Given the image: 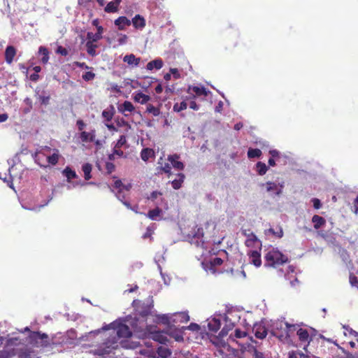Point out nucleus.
<instances>
[{"label":"nucleus","instance_id":"f257e3e1","mask_svg":"<svg viewBox=\"0 0 358 358\" xmlns=\"http://www.w3.org/2000/svg\"><path fill=\"white\" fill-rule=\"evenodd\" d=\"M132 305L135 310L134 316L128 315L124 318L118 319L109 324L103 326L101 329L102 330L110 331L108 333V338L97 348L90 350L89 353L86 352L83 358H89L88 357L90 355L103 357L106 355L113 353L120 344L119 340L122 338H129L134 333L131 324L127 322L129 317L138 326H140L141 322L143 321L147 324V317L154 314V312L152 311L153 306L141 303L138 300H134Z\"/></svg>","mask_w":358,"mask_h":358},{"label":"nucleus","instance_id":"f03ea898","mask_svg":"<svg viewBox=\"0 0 358 358\" xmlns=\"http://www.w3.org/2000/svg\"><path fill=\"white\" fill-rule=\"evenodd\" d=\"M127 322L131 324L134 334L139 338H149L161 343L168 341L167 330L166 331H157L156 327L148 325L144 321L141 322L140 326H138L130 317L128 318Z\"/></svg>","mask_w":358,"mask_h":358},{"label":"nucleus","instance_id":"7ed1b4c3","mask_svg":"<svg viewBox=\"0 0 358 358\" xmlns=\"http://www.w3.org/2000/svg\"><path fill=\"white\" fill-rule=\"evenodd\" d=\"M153 315L155 317L154 320L155 322L159 324H163L167 326V333L169 335L173 338L176 341H179V331L177 328H173L174 324L177 322V320L174 318L176 316V313L173 314H156Z\"/></svg>","mask_w":358,"mask_h":358},{"label":"nucleus","instance_id":"20e7f679","mask_svg":"<svg viewBox=\"0 0 358 358\" xmlns=\"http://www.w3.org/2000/svg\"><path fill=\"white\" fill-rule=\"evenodd\" d=\"M265 266L277 267L288 262V258L279 250L273 248L264 256Z\"/></svg>","mask_w":358,"mask_h":358},{"label":"nucleus","instance_id":"39448f33","mask_svg":"<svg viewBox=\"0 0 358 358\" xmlns=\"http://www.w3.org/2000/svg\"><path fill=\"white\" fill-rule=\"evenodd\" d=\"M168 162H165L163 157H160L158 160V164L159 165L157 168L158 173L164 172L168 175L170 178L171 176V168L176 169H179V156L176 154L170 155L167 158Z\"/></svg>","mask_w":358,"mask_h":358},{"label":"nucleus","instance_id":"423d86ee","mask_svg":"<svg viewBox=\"0 0 358 358\" xmlns=\"http://www.w3.org/2000/svg\"><path fill=\"white\" fill-rule=\"evenodd\" d=\"M296 330L295 324H290L288 322L276 324V329H273V336L280 341H284L290 337V333Z\"/></svg>","mask_w":358,"mask_h":358},{"label":"nucleus","instance_id":"0eeeda50","mask_svg":"<svg viewBox=\"0 0 358 358\" xmlns=\"http://www.w3.org/2000/svg\"><path fill=\"white\" fill-rule=\"evenodd\" d=\"M226 324L224 327L222 329L217 336H213V338H211V342L215 346L220 347L224 346L225 343L223 341V338L228 334L229 331L232 330L234 327V324L231 321H229L228 317H225Z\"/></svg>","mask_w":358,"mask_h":358},{"label":"nucleus","instance_id":"6e6552de","mask_svg":"<svg viewBox=\"0 0 358 358\" xmlns=\"http://www.w3.org/2000/svg\"><path fill=\"white\" fill-rule=\"evenodd\" d=\"M206 228L208 225H204ZM196 229L192 231V237L190 238V243L194 244L196 247H203L206 238L205 237L203 225H196Z\"/></svg>","mask_w":358,"mask_h":358},{"label":"nucleus","instance_id":"1a4fd4ad","mask_svg":"<svg viewBox=\"0 0 358 358\" xmlns=\"http://www.w3.org/2000/svg\"><path fill=\"white\" fill-rule=\"evenodd\" d=\"M242 234L246 237L245 244L248 248H257L261 250L262 242L250 229H242Z\"/></svg>","mask_w":358,"mask_h":358},{"label":"nucleus","instance_id":"9d476101","mask_svg":"<svg viewBox=\"0 0 358 358\" xmlns=\"http://www.w3.org/2000/svg\"><path fill=\"white\" fill-rule=\"evenodd\" d=\"M30 340L31 343L37 348L46 347L50 344L48 335L39 332L31 333Z\"/></svg>","mask_w":358,"mask_h":358},{"label":"nucleus","instance_id":"9b49d317","mask_svg":"<svg viewBox=\"0 0 358 358\" xmlns=\"http://www.w3.org/2000/svg\"><path fill=\"white\" fill-rule=\"evenodd\" d=\"M201 330V327L196 323H191L189 326L180 327V341H183L185 338L187 340L190 339V336H186L187 331H190L193 334L192 337H196Z\"/></svg>","mask_w":358,"mask_h":358},{"label":"nucleus","instance_id":"f8f14e48","mask_svg":"<svg viewBox=\"0 0 358 358\" xmlns=\"http://www.w3.org/2000/svg\"><path fill=\"white\" fill-rule=\"evenodd\" d=\"M187 93L188 96L194 99L200 96L206 97L210 94V91L207 90L203 86H189Z\"/></svg>","mask_w":358,"mask_h":358},{"label":"nucleus","instance_id":"ddd939ff","mask_svg":"<svg viewBox=\"0 0 358 358\" xmlns=\"http://www.w3.org/2000/svg\"><path fill=\"white\" fill-rule=\"evenodd\" d=\"M207 322H208V324H207V327H208L207 335L210 334V340L211 341V338H213V336H215L213 334L217 333V331L220 329L221 322L219 319H217L215 317L208 319L207 320Z\"/></svg>","mask_w":358,"mask_h":358},{"label":"nucleus","instance_id":"4468645a","mask_svg":"<svg viewBox=\"0 0 358 358\" xmlns=\"http://www.w3.org/2000/svg\"><path fill=\"white\" fill-rule=\"evenodd\" d=\"M265 234L268 237L280 238L283 236V231L280 225H272L271 227L265 231Z\"/></svg>","mask_w":358,"mask_h":358},{"label":"nucleus","instance_id":"2eb2a0df","mask_svg":"<svg viewBox=\"0 0 358 358\" xmlns=\"http://www.w3.org/2000/svg\"><path fill=\"white\" fill-rule=\"evenodd\" d=\"M252 331L255 336L259 339L264 338L267 335V329L264 324L256 323L252 327Z\"/></svg>","mask_w":358,"mask_h":358},{"label":"nucleus","instance_id":"dca6fc26","mask_svg":"<svg viewBox=\"0 0 358 358\" xmlns=\"http://www.w3.org/2000/svg\"><path fill=\"white\" fill-rule=\"evenodd\" d=\"M248 255L250 263L253 264L257 267H259L262 265L261 254L259 251L251 250L248 252Z\"/></svg>","mask_w":358,"mask_h":358},{"label":"nucleus","instance_id":"f3484780","mask_svg":"<svg viewBox=\"0 0 358 358\" xmlns=\"http://www.w3.org/2000/svg\"><path fill=\"white\" fill-rule=\"evenodd\" d=\"M17 53L16 48L13 45H8L5 50V61L8 64L13 63Z\"/></svg>","mask_w":358,"mask_h":358},{"label":"nucleus","instance_id":"a211bd4d","mask_svg":"<svg viewBox=\"0 0 358 358\" xmlns=\"http://www.w3.org/2000/svg\"><path fill=\"white\" fill-rule=\"evenodd\" d=\"M131 22L132 23L134 27L136 29L142 30L146 26V22H145V18L139 14L136 15L132 18V20Z\"/></svg>","mask_w":358,"mask_h":358},{"label":"nucleus","instance_id":"6ab92c4d","mask_svg":"<svg viewBox=\"0 0 358 358\" xmlns=\"http://www.w3.org/2000/svg\"><path fill=\"white\" fill-rule=\"evenodd\" d=\"M139 356L138 358H156V352L153 348H139L138 351Z\"/></svg>","mask_w":358,"mask_h":358},{"label":"nucleus","instance_id":"aec40b11","mask_svg":"<svg viewBox=\"0 0 358 358\" xmlns=\"http://www.w3.org/2000/svg\"><path fill=\"white\" fill-rule=\"evenodd\" d=\"M43 150L44 151H47V152H50L51 151V148L48 146H45L43 148H42L41 150H38L37 151L36 153H35V157H34V159H35V162L40 166H43V167H46L47 165H44L41 163V161L43 159V157H45V154L43 152Z\"/></svg>","mask_w":358,"mask_h":358},{"label":"nucleus","instance_id":"412c9836","mask_svg":"<svg viewBox=\"0 0 358 358\" xmlns=\"http://www.w3.org/2000/svg\"><path fill=\"white\" fill-rule=\"evenodd\" d=\"M103 31V28L101 26H98L96 33L94 34L92 32H87V39L94 42H97L98 41L102 38Z\"/></svg>","mask_w":358,"mask_h":358},{"label":"nucleus","instance_id":"4be33fe9","mask_svg":"<svg viewBox=\"0 0 358 358\" xmlns=\"http://www.w3.org/2000/svg\"><path fill=\"white\" fill-rule=\"evenodd\" d=\"M265 185L266 186L267 192H275L276 195H280L282 193L283 184H276L273 182H267Z\"/></svg>","mask_w":358,"mask_h":358},{"label":"nucleus","instance_id":"5701e85b","mask_svg":"<svg viewBox=\"0 0 358 358\" xmlns=\"http://www.w3.org/2000/svg\"><path fill=\"white\" fill-rule=\"evenodd\" d=\"M114 23L119 30H124L125 27L129 26L131 22L127 17L120 16L115 20Z\"/></svg>","mask_w":358,"mask_h":358},{"label":"nucleus","instance_id":"b1692460","mask_svg":"<svg viewBox=\"0 0 358 358\" xmlns=\"http://www.w3.org/2000/svg\"><path fill=\"white\" fill-rule=\"evenodd\" d=\"M123 61L129 65L138 66L141 62V58L136 57L134 54L127 55L124 57Z\"/></svg>","mask_w":358,"mask_h":358},{"label":"nucleus","instance_id":"393cba45","mask_svg":"<svg viewBox=\"0 0 358 358\" xmlns=\"http://www.w3.org/2000/svg\"><path fill=\"white\" fill-rule=\"evenodd\" d=\"M296 334L299 337V339L301 342L303 343H310V335L307 329L300 328L297 330Z\"/></svg>","mask_w":358,"mask_h":358},{"label":"nucleus","instance_id":"a878e982","mask_svg":"<svg viewBox=\"0 0 358 358\" xmlns=\"http://www.w3.org/2000/svg\"><path fill=\"white\" fill-rule=\"evenodd\" d=\"M163 64L164 63L162 59H156L148 62L146 68L149 71H152L153 69L159 70L162 68Z\"/></svg>","mask_w":358,"mask_h":358},{"label":"nucleus","instance_id":"bb28decb","mask_svg":"<svg viewBox=\"0 0 358 358\" xmlns=\"http://www.w3.org/2000/svg\"><path fill=\"white\" fill-rule=\"evenodd\" d=\"M156 352V356H158V358H169L171 355V350L165 347V346H160L157 348Z\"/></svg>","mask_w":358,"mask_h":358},{"label":"nucleus","instance_id":"cd10ccee","mask_svg":"<svg viewBox=\"0 0 358 358\" xmlns=\"http://www.w3.org/2000/svg\"><path fill=\"white\" fill-rule=\"evenodd\" d=\"M162 193L159 191L152 192L150 195L148 197V200H151L152 201L156 202L157 206L162 205L163 199L162 198Z\"/></svg>","mask_w":358,"mask_h":358},{"label":"nucleus","instance_id":"c85d7f7f","mask_svg":"<svg viewBox=\"0 0 358 358\" xmlns=\"http://www.w3.org/2000/svg\"><path fill=\"white\" fill-rule=\"evenodd\" d=\"M135 108L131 102L125 101L122 104L118 106V110L120 113H124L125 112L131 113L134 110Z\"/></svg>","mask_w":358,"mask_h":358},{"label":"nucleus","instance_id":"c756f323","mask_svg":"<svg viewBox=\"0 0 358 358\" xmlns=\"http://www.w3.org/2000/svg\"><path fill=\"white\" fill-rule=\"evenodd\" d=\"M141 157L144 162H147L150 158L155 157V152L151 148H143L141 152Z\"/></svg>","mask_w":358,"mask_h":358},{"label":"nucleus","instance_id":"7c9ffc66","mask_svg":"<svg viewBox=\"0 0 358 358\" xmlns=\"http://www.w3.org/2000/svg\"><path fill=\"white\" fill-rule=\"evenodd\" d=\"M59 152L57 149L54 150V153L47 157V161L48 164L55 166L56 165L59 159Z\"/></svg>","mask_w":358,"mask_h":358},{"label":"nucleus","instance_id":"2f4dec72","mask_svg":"<svg viewBox=\"0 0 358 358\" xmlns=\"http://www.w3.org/2000/svg\"><path fill=\"white\" fill-rule=\"evenodd\" d=\"M150 99V96L146 95L142 92H138L134 94V100L136 102H138L141 104L146 103Z\"/></svg>","mask_w":358,"mask_h":358},{"label":"nucleus","instance_id":"473e14b6","mask_svg":"<svg viewBox=\"0 0 358 358\" xmlns=\"http://www.w3.org/2000/svg\"><path fill=\"white\" fill-rule=\"evenodd\" d=\"M13 1L19 11L25 12L28 10V0H13Z\"/></svg>","mask_w":358,"mask_h":358},{"label":"nucleus","instance_id":"72a5a7b5","mask_svg":"<svg viewBox=\"0 0 358 358\" xmlns=\"http://www.w3.org/2000/svg\"><path fill=\"white\" fill-rule=\"evenodd\" d=\"M38 53L42 55L41 62L44 64H47L49 60V51L44 46L39 47Z\"/></svg>","mask_w":358,"mask_h":358},{"label":"nucleus","instance_id":"f704fd0d","mask_svg":"<svg viewBox=\"0 0 358 358\" xmlns=\"http://www.w3.org/2000/svg\"><path fill=\"white\" fill-rule=\"evenodd\" d=\"M92 164L89 163H85L82 166V170L84 173V178L86 180H89L91 178V172H92Z\"/></svg>","mask_w":358,"mask_h":358},{"label":"nucleus","instance_id":"c9c22d12","mask_svg":"<svg viewBox=\"0 0 358 358\" xmlns=\"http://www.w3.org/2000/svg\"><path fill=\"white\" fill-rule=\"evenodd\" d=\"M94 43V41L87 40L85 45L87 53L92 57L96 55V48H97V45Z\"/></svg>","mask_w":358,"mask_h":358},{"label":"nucleus","instance_id":"e433bc0d","mask_svg":"<svg viewBox=\"0 0 358 358\" xmlns=\"http://www.w3.org/2000/svg\"><path fill=\"white\" fill-rule=\"evenodd\" d=\"M247 336V332L245 331H242L239 329H236L234 331V334H231L229 337V340L232 341H235L236 338H245Z\"/></svg>","mask_w":358,"mask_h":358},{"label":"nucleus","instance_id":"4c0bfd02","mask_svg":"<svg viewBox=\"0 0 358 358\" xmlns=\"http://www.w3.org/2000/svg\"><path fill=\"white\" fill-rule=\"evenodd\" d=\"M256 171L259 176H264L268 171V166L266 165L265 163L258 162L256 164Z\"/></svg>","mask_w":358,"mask_h":358},{"label":"nucleus","instance_id":"58836bf2","mask_svg":"<svg viewBox=\"0 0 358 358\" xmlns=\"http://www.w3.org/2000/svg\"><path fill=\"white\" fill-rule=\"evenodd\" d=\"M248 157L249 159H252V158H259L262 155V152L261 151V150L258 149V148H250L248 150Z\"/></svg>","mask_w":358,"mask_h":358},{"label":"nucleus","instance_id":"ea45409f","mask_svg":"<svg viewBox=\"0 0 358 358\" xmlns=\"http://www.w3.org/2000/svg\"><path fill=\"white\" fill-rule=\"evenodd\" d=\"M63 174L66 177L68 181H70L71 180L74 179L77 177L76 171L72 170L69 166L66 167L64 169Z\"/></svg>","mask_w":358,"mask_h":358},{"label":"nucleus","instance_id":"a19ab883","mask_svg":"<svg viewBox=\"0 0 358 358\" xmlns=\"http://www.w3.org/2000/svg\"><path fill=\"white\" fill-rule=\"evenodd\" d=\"M289 358H308L309 357L299 350H292L288 353Z\"/></svg>","mask_w":358,"mask_h":358},{"label":"nucleus","instance_id":"79ce46f5","mask_svg":"<svg viewBox=\"0 0 358 358\" xmlns=\"http://www.w3.org/2000/svg\"><path fill=\"white\" fill-rule=\"evenodd\" d=\"M117 5L115 4L114 1H112L106 5L104 8V11L108 13H116L118 10Z\"/></svg>","mask_w":358,"mask_h":358},{"label":"nucleus","instance_id":"37998d69","mask_svg":"<svg viewBox=\"0 0 358 358\" xmlns=\"http://www.w3.org/2000/svg\"><path fill=\"white\" fill-rule=\"evenodd\" d=\"M162 210L157 206L155 209L150 210L148 212V215L151 220H157V218L160 216Z\"/></svg>","mask_w":358,"mask_h":358},{"label":"nucleus","instance_id":"c03bdc74","mask_svg":"<svg viewBox=\"0 0 358 358\" xmlns=\"http://www.w3.org/2000/svg\"><path fill=\"white\" fill-rule=\"evenodd\" d=\"M222 259H221L220 257H215L210 262V269L212 270L213 273H215V270L214 269V267L220 266L222 264Z\"/></svg>","mask_w":358,"mask_h":358},{"label":"nucleus","instance_id":"a18cd8bd","mask_svg":"<svg viewBox=\"0 0 358 358\" xmlns=\"http://www.w3.org/2000/svg\"><path fill=\"white\" fill-rule=\"evenodd\" d=\"M146 111L151 113L153 116H158L160 114V110L159 108L154 106L152 104L147 106Z\"/></svg>","mask_w":358,"mask_h":358},{"label":"nucleus","instance_id":"49530a36","mask_svg":"<svg viewBox=\"0 0 358 358\" xmlns=\"http://www.w3.org/2000/svg\"><path fill=\"white\" fill-rule=\"evenodd\" d=\"M164 252H157L155 257V261L156 264L158 265V268H159V271H161V269H162L160 264L164 261Z\"/></svg>","mask_w":358,"mask_h":358},{"label":"nucleus","instance_id":"de8ad7c7","mask_svg":"<svg viewBox=\"0 0 358 358\" xmlns=\"http://www.w3.org/2000/svg\"><path fill=\"white\" fill-rule=\"evenodd\" d=\"M127 143L126 136L124 135H122L120 136V138L118 139L117 142L115 144V148H121L124 145H125Z\"/></svg>","mask_w":358,"mask_h":358},{"label":"nucleus","instance_id":"09e8293b","mask_svg":"<svg viewBox=\"0 0 358 358\" xmlns=\"http://www.w3.org/2000/svg\"><path fill=\"white\" fill-rule=\"evenodd\" d=\"M190 320L188 311H180V322H188Z\"/></svg>","mask_w":358,"mask_h":358},{"label":"nucleus","instance_id":"8fccbe9b","mask_svg":"<svg viewBox=\"0 0 358 358\" xmlns=\"http://www.w3.org/2000/svg\"><path fill=\"white\" fill-rule=\"evenodd\" d=\"M154 231H155V228L153 227V226H149L147 228L146 232L144 234H143L142 238L143 239L150 238L151 235L152 234Z\"/></svg>","mask_w":358,"mask_h":358},{"label":"nucleus","instance_id":"3c124183","mask_svg":"<svg viewBox=\"0 0 358 358\" xmlns=\"http://www.w3.org/2000/svg\"><path fill=\"white\" fill-rule=\"evenodd\" d=\"M188 98H189V101H188V107H189L190 108L194 110H197L199 109V106L196 103L195 101H194V98H192V96H188Z\"/></svg>","mask_w":358,"mask_h":358},{"label":"nucleus","instance_id":"603ef678","mask_svg":"<svg viewBox=\"0 0 358 358\" xmlns=\"http://www.w3.org/2000/svg\"><path fill=\"white\" fill-rule=\"evenodd\" d=\"M117 197L118 198V199H120V201H122V203H124V205H125L127 207L129 208L130 207V204L129 203L127 202V201H123V199H125V196L122 192V189H119L117 192Z\"/></svg>","mask_w":358,"mask_h":358},{"label":"nucleus","instance_id":"864d4df0","mask_svg":"<svg viewBox=\"0 0 358 358\" xmlns=\"http://www.w3.org/2000/svg\"><path fill=\"white\" fill-rule=\"evenodd\" d=\"M82 77H83V80H85L86 81H89V80H92L94 78L95 74L91 71H87V72L85 73Z\"/></svg>","mask_w":358,"mask_h":358},{"label":"nucleus","instance_id":"5fc2aeb1","mask_svg":"<svg viewBox=\"0 0 358 358\" xmlns=\"http://www.w3.org/2000/svg\"><path fill=\"white\" fill-rule=\"evenodd\" d=\"M312 222L313 224H324L325 220L322 217L315 215L313 217Z\"/></svg>","mask_w":358,"mask_h":358},{"label":"nucleus","instance_id":"6e6d98bb","mask_svg":"<svg viewBox=\"0 0 358 358\" xmlns=\"http://www.w3.org/2000/svg\"><path fill=\"white\" fill-rule=\"evenodd\" d=\"M56 53L59 54L62 56H66L69 54V51L66 48L62 45H59L56 50Z\"/></svg>","mask_w":358,"mask_h":358},{"label":"nucleus","instance_id":"4d7b16f0","mask_svg":"<svg viewBox=\"0 0 358 358\" xmlns=\"http://www.w3.org/2000/svg\"><path fill=\"white\" fill-rule=\"evenodd\" d=\"M101 331V329L92 331L87 334H86L85 336H82L81 339L83 340H88L90 337L94 336L97 335Z\"/></svg>","mask_w":358,"mask_h":358},{"label":"nucleus","instance_id":"13d9d810","mask_svg":"<svg viewBox=\"0 0 358 358\" xmlns=\"http://www.w3.org/2000/svg\"><path fill=\"white\" fill-rule=\"evenodd\" d=\"M90 138V136L88 135V132L83 131L80 133V138L82 142H83V143L90 142V138Z\"/></svg>","mask_w":358,"mask_h":358},{"label":"nucleus","instance_id":"bf43d9fd","mask_svg":"<svg viewBox=\"0 0 358 358\" xmlns=\"http://www.w3.org/2000/svg\"><path fill=\"white\" fill-rule=\"evenodd\" d=\"M350 283L352 286H357L358 285V278L354 274L351 273L350 275Z\"/></svg>","mask_w":358,"mask_h":358},{"label":"nucleus","instance_id":"052dcab7","mask_svg":"<svg viewBox=\"0 0 358 358\" xmlns=\"http://www.w3.org/2000/svg\"><path fill=\"white\" fill-rule=\"evenodd\" d=\"M115 166L114 164H113L111 162H107L106 164V169L108 173H111L112 172H113L115 171Z\"/></svg>","mask_w":358,"mask_h":358},{"label":"nucleus","instance_id":"680f3d73","mask_svg":"<svg viewBox=\"0 0 358 358\" xmlns=\"http://www.w3.org/2000/svg\"><path fill=\"white\" fill-rule=\"evenodd\" d=\"M189 98L187 96H185L182 101H180V111L186 109L188 107Z\"/></svg>","mask_w":358,"mask_h":358},{"label":"nucleus","instance_id":"e2e57ef3","mask_svg":"<svg viewBox=\"0 0 358 358\" xmlns=\"http://www.w3.org/2000/svg\"><path fill=\"white\" fill-rule=\"evenodd\" d=\"M312 202H313V207L315 209H319L321 207V206H322L320 200L317 199V198L313 199H312Z\"/></svg>","mask_w":358,"mask_h":358},{"label":"nucleus","instance_id":"0e129e2a","mask_svg":"<svg viewBox=\"0 0 358 358\" xmlns=\"http://www.w3.org/2000/svg\"><path fill=\"white\" fill-rule=\"evenodd\" d=\"M102 115L103 117H105L108 121H110L113 118V114L107 110H103L102 112Z\"/></svg>","mask_w":358,"mask_h":358},{"label":"nucleus","instance_id":"69168bd1","mask_svg":"<svg viewBox=\"0 0 358 358\" xmlns=\"http://www.w3.org/2000/svg\"><path fill=\"white\" fill-rule=\"evenodd\" d=\"M40 101L42 104L47 105L49 103L50 96H41L39 97Z\"/></svg>","mask_w":358,"mask_h":358},{"label":"nucleus","instance_id":"338daca9","mask_svg":"<svg viewBox=\"0 0 358 358\" xmlns=\"http://www.w3.org/2000/svg\"><path fill=\"white\" fill-rule=\"evenodd\" d=\"M88 135L90 136V142H94L95 141L96 138V131L94 129L92 130L91 131L88 132Z\"/></svg>","mask_w":358,"mask_h":358},{"label":"nucleus","instance_id":"774afa93","mask_svg":"<svg viewBox=\"0 0 358 358\" xmlns=\"http://www.w3.org/2000/svg\"><path fill=\"white\" fill-rule=\"evenodd\" d=\"M76 124H77L78 130H80V131H83L84 127H85V124L84 121L82 120H77Z\"/></svg>","mask_w":358,"mask_h":358}]
</instances>
